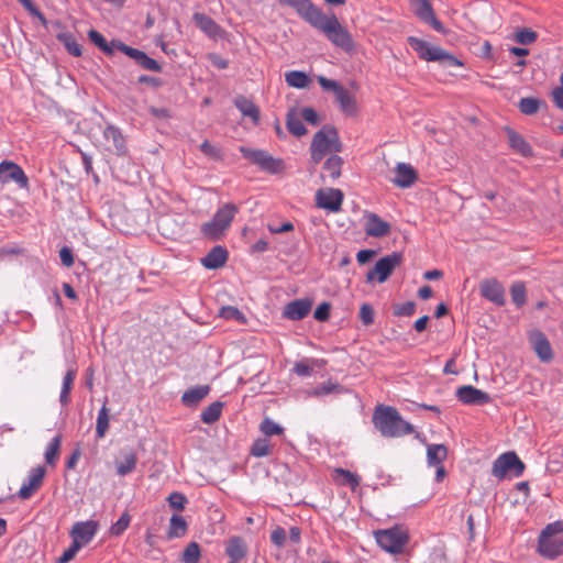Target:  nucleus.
<instances>
[{"label": "nucleus", "instance_id": "f257e3e1", "mask_svg": "<svg viewBox=\"0 0 563 563\" xmlns=\"http://www.w3.org/2000/svg\"><path fill=\"white\" fill-rule=\"evenodd\" d=\"M282 4L292 7L297 13L312 27L321 32L331 44L351 52L354 49V41L334 13L327 14L310 0H278Z\"/></svg>", "mask_w": 563, "mask_h": 563}, {"label": "nucleus", "instance_id": "f03ea898", "mask_svg": "<svg viewBox=\"0 0 563 563\" xmlns=\"http://www.w3.org/2000/svg\"><path fill=\"white\" fill-rule=\"evenodd\" d=\"M373 422L382 435L387 438H398L413 432V427L405 421L399 412L391 407H377L373 416Z\"/></svg>", "mask_w": 563, "mask_h": 563}, {"label": "nucleus", "instance_id": "7ed1b4c3", "mask_svg": "<svg viewBox=\"0 0 563 563\" xmlns=\"http://www.w3.org/2000/svg\"><path fill=\"white\" fill-rule=\"evenodd\" d=\"M539 553L550 560L563 554V521L549 523L541 532L538 542Z\"/></svg>", "mask_w": 563, "mask_h": 563}, {"label": "nucleus", "instance_id": "20e7f679", "mask_svg": "<svg viewBox=\"0 0 563 563\" xmlns=\"http://www.w3.org/2000/svg\"><path fill=\"white\" fill-rule=\"evenodd\" d=\"M238 211L239 208L233 203L223 205L209 222L201 225L202 234L211 240L220 239L231 225Z\"/></svg>", "mask_w": 563, "mask_h": 563}, {"label": "nucleus", "instance_id": "39448f33", "mask_svg": "<svg viewBox=\"0 0 563 563\" xmlns=\"http://www.w3.org/2000/svg\"><path fill=\"white\" fill-rule=\"evenodd\" d=\"M408 43L421 59L427 62H442L450 66H462V63L456 57L440 46L431 45L416 36H409Z\"/></svg>", "mask_w": 563, "mask_h": 563}, {"label": "nucleus", "instance_id": "423d86ee", "mask_svg": "<svg viewBox=\"0 0 563 563\" xmlns=\"http://www.w3.org/2000/svg\"><path fill=\"white\" fill-rule=\"evenodd\" d=\"M341 143L339 141L338 132L331 126H324L318 131L311 142L310 151L311 158L317 164L323 156L331 152H339Z\"/></svg>", "mask_w": 563, "mask_h": 563}, {"label": "nucleus", "instance_id": "0eeeda50", "mask_svg": "<svg viewBox=\"0 0 563 563\" xmlns=\"http://www.w3.org/2000/svg\"><path fill=\"white\" fill-rule=\"evenodd\" d=\"M375 540L384 551L390 554H400L404 552L409 541V534L405 528L395 526L389 529L376 531Z\"/></svg>", "mask_w": 563, "mask_h": 563}, {"label": "nucleus", "instance_id": "6e6552de", "mask_svg": "<svg viewBox=\"0 0 563 563\" xmlns=\"http://www.w3.org/2000/svg\"><path fill=\"white\" fill-rule=\"evenodd\" d=\"M523 470L525 464L517 454L515 452H506L495 460L492 474L498 479H504L507 476L519 477Z\"/></svg>", "mask_w": 563, "mask_h": 563}, {"label": "nucleus", "instance_id": "1a4fd4ad", "mask_svg": "<svg viewBox=\"0 0 563 563\" xmlns=\"http://www.w3.org/2000/svg\"><path fill=\"white\" fill-rule=\"evenodd\" d=\"M401 260V254L396 252L379 258L375 266L367 272L366 282L373 283L377 280L379 284L385 283L394 269L399 266Z\"/></svg>", "mask_w": 563, "mask_h": 563}, {"label": "nucleus", "instance_id": "9d476101", "mask_svg": "<svg viewBox=\"0 0 563 563\" xmlns=\"http://www.w3.org/2000/svg\"><path fill=\"white\" fill-rule=\"evenodd\" d=\"M240 152L244 158L269 173H278L284 167L280 159L274 158L265 151L242 146L240 147Z\"/></svg>", "mask_w": 563, "mask_h": 563}, {"label": "nucleus", "instance_id": "9b49d317", "mask_svg": "<svg viewBox=\"0 0 563 563\" xmlns=\"http://www.w3.org/2000/svg\"><path fill=\"white\" fill-rule=\"evenodd\" d=\"M14 183L21 189L29 188V178L24 170L12 161H2L0 163V185Z\"/></svg>", "mask_w": 563, "mask_h": 563}, {"label": "nucleus", "instance_id": "f8f14e48", "mask_svg": "<svg viewBox=\"0 0 563 563\" xmlns=\"http://www.w3.org/2000/svg\"><path fill=\"white\" fill-rule=\"evenodd\" d=\"M343 202V194L340 189L324 188L316 194V203L318 208L336 212L341 209Z\"/></svg>", "mask_w": 563, "mask_h": 563}, {"label": "nucleus", "instance_id": "ddd939ff", "mask_svg": "<svg viewBox=\"0 0 563 563\" xmlns=\"http://www.w3.org/2000/svg\"><path fill=\"white\" fill-rule=\"evenodd\" d=\"M98 531V523L93 520L76 522L70 531L73 541L79 544L80 548L87 545L96 536Z\"/></svg>", "mask_w": 563, "mask_h": 563}, {"label": "nucleus", "instance_id": "4468645a", "mask_svg": "<svg viewBox=\"0 0 563 563\" xmlns=\"http://www.w3.org/2000/svg\"><path fill=\"white\" fill-rule=\"evenodd\" d=\"M46 470L44 466L33 467L23 482L18 496L21 499H29L42 485Z\"/></svg>", "mask_w": 563, "mask_h": 563}, {"label": "nucleus", "instance_id": "2eb2a0df", "mask_svg": "<svg viewBox=\"0 0 563 563\" xmlns=\"http://www.w3.org/2000/svg\"><path fill=\"white\" fill-rule=\"evenodd\" d=\"M457 399L464 405H485L490 401V396L471 385H465L456 390Z\"/></svg>", "mask_w": 563, "mask_h": 563}, {"label": "nucleus", "instance_id": "dca6fc26", "mask_svg": "<svg viewBox=\"0 0 563 563\" xmlns=\"http://www.w3.org/2000/svg\"><path fill=\"white\" fill-rule=\"evenodd\" d=\"M481 295L497 306L505 303V289L495 278L485 279L479 285Z\"/></svg>", "mask_w": 563, "mask_h": 563}, {"label": "nucleus", "instance_id": "f3484780", "mask_svg": "<svg viewBox=\"0 0 563 563\" xmlns=\"http://www.w3.org/2000/svg\"><path fill=\"white\" fill-rule=\"evenodd\" d=\"M364 230L368 236L383 238L389 234L390 224L379 218L376 213L368 212L364 216Z\"/></svg>", "mask_w": 563, "mask_h": 563}, {"label": "nucleus", "instance_id": "a211bd4d", "mask_svg": "<svg viewBox=\"0 0 563 563\" xmlns=\"http://www.w3.org/2000/svg\"><path fill=\"white\" fill-rule=\"evenodd\" d=\"M103 137L108 143L107 147L109 151L117 155H124L126 153L125 140L118 128L108 125L103 131Z\"/></svg>", "mask_w": 563, "mask_h": 563}, {"label": "nucleus", "instance_id": "6ab92c4d", "mask_svg": "<svg viewBox=\"0 0 563 563\" xmlns=\"http://www.w3.org/2000/svg\"><path fill=\"white\" fill-rule=\"evenodd\" d=\"M417 180V172L407 163H398L395 167L393 183L400 188H409Z\"/></svg>", "mask_w": 563, "mask_h": 563}, {"label": "nucleus", "instance_id": "aec40b11", "mask_svg": "<svg viewBox=\"0 0 563 563\" xmlns=\"http://www.w3.org/2000/svg\"><path fill=\"white\" fill-rule=\"evenodd\" d=\"M312 302L308 299H297L288 305H286L284 309V317L289 320H301L303 319L311 310Z\"/></svg>", "mask_w": 563, "mask_h": 563}, {"label": "nucleus", "instance_id": "412c9836", "mask_svg": "<svg viewBox=\"0 0 563 563\" xmlns=\"http://www.w3.org/2000/svg\"><path fill=\"white\" fill-rule=\"evenodd\" d=\"M530 342L533 350L542 361H549L552 357V350L545 335L540 331L530 333Z\"/></svg>", "mask_w": 563, "mask_h": 563}, {"label": "nucleus", "instance_id": "4be33fe9", "mask_svg": "<svg viewBox=\"0 0 563 563\" xmlns=\"http://www.w3.org/2000/svg\"><path fill=\"white\" fill-rule=\"evenodd\" d=\"M228 258V252L222 246H214L201 260V264L209 269H217L222 267Z\"/></svg>", "mask_w": 563, "mask_h": 563}, {"label": "nucleus", "instance_id": "5701e85b", "mask_svg": "<svg viewBox=\"0 0 563 563\" xmlns=\"http://www.w3.org/2000/svg\"><path fill=\"white\" fill-rule=\"evenodd\" d=\"M210 393L208 385H199L189 388L181 396V402L187 407L197 406Z\"/></svg>", "mask_w": 563, "mask_h": 563}, {"label": "nucleus", "instance_id": "b1692460", "mask_svg": "<svg viewBox=\"0 0 563 563\" xmlns=\"http://www.w3.org/2000/svg\"><path fill=\"white\" fill-rule=\"evenodd\" d=\"M188 531V523L186 519L180 515H173L169 519V526L167 530L168 539L183 538Z\"/></svg>", "mask_w": 563, "mask_h": 563}, {"label": "nucleus", "instance_id": "393cba45", "mask_svg": "<svg viewBox=\"0 0 563 563\" xmlns=\"http://www.w3.org/2000/svg\"><path fill=\"white\" fill-rule=\"evenodd\" d=\"M448 456V450L443 444H429L427 446V463L429 466H438Z\"/></svg>", "mask_w": 563, "mask_h": 563}, {"label": "nucleus", "instance_id": "a878e982", "mask_svg": "<svg viewBox=\"0 0 563 563\" xmlns=\"http://www.w3.org/2000/svg\"><path fill=\"white\" fill-rule=\"evenodd\" d=\"M234 104L244 117L251 118L255 124L258 123L260 110L251 100L244 97H238L234 101Z\"/></svg>", "mask_w": 563, "mask_h": 563}, {"label": "nucleus", "instance_id": "bb28decb", "mask_svg": "<svg viewBox=\"0 0 563 563\" xmlns=\"http://www.w3.org/2000/svg\"><path fill=\"white\" fill-rule=\"evenodd\" d=\"M507 137L509 145L512 150L520 153L523 156H528L531 154V147L530 145L523 140L521 135L516 133L514 130H507Z\"/></svg>", "mask_w": 563, "mask_h": 563}, {"label": "nucleus", "instance_id": "cd10ccee", "mask_svg": "<svg viewBox=\"0 0 563 563\" xmlns=\"http://www.w3.org/2000/svg\"><path fill=\"white\" fill-rule=\"evenodd\" d=\"M286 123L289 132L296 136H302L307 133L298 110H291L288 112Z\"/></svg>", "mask_w": 563, "mask_h": 563}, {"label": "nucleus", "instance_id": "c85d7f7f", "mask_svg": "<svg viewBox=\"0 0 563 563\" xmlns=\"http://www.w3.org/2000/svg\"><path fill=\"white\" fill-rule=\"evenodd\" d=\"M136 455L133 452H126L122 455V457L117 462V473L120 476H125L132 473L136 466Z\"/></svg>", "mask_w": 563, "mask_h": 563}, {"label": "nucleus", "instance_id": "c756f323", "mask_svg": "<svg viewBox=\"0 0 563 563\" xmlns=\"http://www.w3.org/2000/svg\"><path fill=\"white\" fill-rule=\"evenodd\" d=\"M76 378V372L74 369L67 371L63 378L62 390L59 394V402L63 407H66L70 401V390L73 388L74 380Z\"/></svg>", "mask_w": 563, "mask_h": 563}, {"label": "nucleus", "instance_id": "7c9ffc66", "mask_svg": "<svg viewBox=\"0 0 563 563\" xmlns=\"http://www.w3.org/2000/svg\"><path fill=\"white\" fill-rule=\"evenodd\" d=\"M343 165V159L338 155L330 156L323 166V170L325 176H328L331 180H335L341 175V169Z\"/></svg>", "mask_w": 563, "mask_h": 563}, {"label": "nucleus", "instance_id": "2f4dec72", "mask_svg": "<svg viewBox=\"0 0 563 563\" xmlns=\"http://www.w3.org/2000/svg\"><path fill=\"white\" fill-rule=\"evenodd\" d=\"M225 552L230 559L242 560L246 553L245 543L240 538H232L228 541Z\"/></svg>", "mask_w": 563, "mask_h": 563}, {"label": "nucleus", "instance_id": "473e14b6", "mask_svg": "<svg viewBox=\"0 0 563 563\" xmlns=\"http://www.w3.org/2000/svg\"><path fill=\"white\" fill-rule=\"evenodd\" d=\"M335 97L345 113L352 114L356 111L355 99L346 89L342 88L339 90Z\"/></svg>", "mask_w": 563, "mask_h": 563}, {"label": "nucleus", "instance_id": "72a5a7b5", "mask_svg": "<svg viewBox=\"0 0 563 563\" xmlns=\"http://www.w3.org/2000/svg\"><path fill=\"white\" fill-rule=\"evenodd\" d=\"M285 80L288 86L298 89L306 88L309 84L308 76L305 73L298 70H291L286 73Z\"/></svg>", "mask_w": 563, "mask_h": 563}, {"label": "nucleus", "instance_id": "f704fd0d", "mask_svg": "<svg viewBox=\"0 0 563 563\" xmlns=\"http://www.w3.org/2000/svg\"><path fill=\"white\" fill-rule=\"evenodd\" d=\"M222 406L223 405L220 401H216L209 405L201 412V420L208 424L216 422L221 416Z\"/></svg>", "mask_w": 563, "mask_h": 563}, {"label": "nucleus", "instance_id": "c9c22d12", "mask_svg": "<svg viewBox=\"0 0 563 563\" xmlns=\"http://www.w3.org/2000/svg\"><path fill=\"white\" fill-rule=\"evenodd\" d=\"M88 36L90 41L106 54L111 55L117 49L115 46L112 45V41L108 43L106 38L96 30H90Z\"/></svg>", "mask_w": 563, "mask_h": 563}, {"label": "nucleus", "instance_id": "e433bc0d", "mask_svg": "<svg viewBox=\"0 0 563 563\" xmlns=\"http://www.w3.org/2000/svg\"><path fill=\"white\" fill-rule=\"evenodd\" d=\"M194 21L197 24V26L207 34L211 35L217 32L218 26L214 23V21L203 13H195Z\"/></svg>", "mask_w": 563, "mask_h": 563}, {"label": "nucleus", "instance_id": "4c0bfd02", "mask_svg": "<svg viewBox=\"0 0 563 563\" xmlns=\"http://www.w3.org/2000/svg\"><path fill=\"white\" fill-rule=\"evenodd\" d=\"M109 428V412L106 407V404L101 407L98 412L97 422H96V433L99 439H102Z\"/></svg>", "mask_w": 563, "mask_h": 563}, {"label": "nucleus", "instance_id": "58836bf2", "mask_svg": "<svg viewBox=\"0 0 563 563\" xmlns=\"http://www.w3.org/2000/svg\"><path fill=\"white\" fill-rule=\"evenodd\" d=\"M60 451V437L56 435L54 437L51 442L48 443L44 456L45 461L49 465H55L56 460L58 457Z\"/></svg>", "mask_w": 563, "mask_h": 563}, {"label": "nucleus", "instance_id": "ea45409f", "mask_svg": "<svg viewBox=\"0 0 563 563\" xmlns=\"http://www.w3.org/2000/svg\"><path fill=\"white\" fill-rule=\"evenodd\" d=\"M335 481L342 485L350 486L352 489H355L360 484V479L355 474L342 468L335 470Z\"/></svg>", "mask_w": 563, "mask_h": 563}, {"label": "nucleus", "instance_id": "a19ab883", "mask_svg": "<svg viewBox=\"0 0 563 563\" xmlns=\"http://www.w3.org/2000/svg\"><path fill=\"white\" fill-rule=\"evenodd\" d=\"M518 107L523 114L532 115L539 110L540 101L536 98L526 97L520 99Z\"/></svg>", "mask_w": 563, "mask_h": 563}, {"label": "nucleus", "instance_id": "79ce46f5", "mask_svg": "<svg viewBox=\"0 0 563 563\" xmlns=\"http://www.w3.org/2000/svg\"><path fill=\"white\" fill-rule=\"evenodd\" d=\"M411 4L415 13L421 19L431 18L433 10L430 5L429 0H411Z\"/></svg>", "mask_w": 563, "mask_h": 563}, {"label": "nucleus", "instance_id": "37998d69", "mask_svg": "<svg viewBox=\"0 0 563 563\" xmlns=\"http://www.w3.org/2000/svg\"><path fill=\"white\" fill-rule=\"evenodd\" d=\"M537 38L538 34L530 29H520L514 35V40L521 45L532 44Z\"/></svg>", "mask_w": 563, "mask_h": 563}, {"label": "nucleus", "instance_id": "c03bdc74", "mask_svg": "<svg viewBox=\"0 0 563 563\" xmlns=\"http://www.w3.org/2000/svg\"><path fill=\"white\" fill-rule=\"evenodd\" d=\"M131 517L128 512H123L121 517L110 527V534L114 537L121 536L129 527Z\"/></svg>", "mask_w": 563, "mask_h": 563}, {"label": "nucleus", "instance_id": "a18cd8bd", "mask_svg": "<svg viewBox=\"0 0 563 563\" xmlns=\"http://www.w3.org/2000/svg\"><path fill=\"white\" fill-rule=\"evenodd\" d=\"M200 559V548L196 542L189 543L183 553L184 563H198Z\"/></svg>", "mask_w": 563, "mask_h": 563}, {"label": "nucleus", "instance_id": "49530a36", "mask_svg": "<svg viewBox=\"0 0 563 563\" xmlns=\"http://www.w3.org/2000/svg\"><path fill=\"white\" fill-rule=\"evenodd\" d=\"M260 429L267 437L278 435L282 434L284 431L283 427L276 423L271 418H265L262 421Z\"/></svg>", "mask_w": 563, "mask_h": 563}, {"label": "nucleus", "instance_id": "de8ad7c7", "mask_svg": "<svg viewBox=\"0 0 563 563\" xmlns=\"http://www.w3.org/2000/svg\"><path fill=\"white\" fill-rule=\"evenodd\" d=\"M510 294L516 306L521 307L526 302V287L522 283H515L511 286Z\"/></svg>", "mask_w": 563, "mask_h": 563}, {"label": "nucleus", "instance_id": "09e8293b", "mask_svg": "<svg viewBox=\"0 0 563 563\" xmlns=\"http://www.w3.org/2000/svg\"><path fill=\"white\" fill-rule=\"evenodd\" d=\"M112 45L115 46L117 51L124 53L130 58L134 59L136 63H139L140 58L144 54V52L130 47L120 41L113 40Z\"/></svg>", "mask_w": 563, "mask_h": 563}, {"label": "nucleus", "instance_id": "8fccbe9b", "mask_svg": "<svg viewBox=\"0 0 563 563\" xmlns=\"http://www.w3.org/2000/svg\"><path fill=\"white\" fill-rule=\"evenodd\" d=\"M59 38L63 41L67 52L74 56H80L81 55V46L80 44L71 36L64 34L59 36Z\"/></svg>", "mask_w": 563, "mask_h": 563}, {"label": "nucleus", "instance_id": "3c124183", "mask_svg": "<svg viewBox=\"0 0 563 563\" xmlns=\"http://www.w3.org/2000/svg\"><path fill=\"white\" fill-rule=\"evenodd\" d=\"M252 454L254 456H266L271 452V444L266 439H258L252 445Z\"/></svg>", "mask_w": 563, "mask_h": 563}, {"label": "nucleus", "instance_id": "603ef678", "mask_svg": "<svg viewBox=\"0 0 563 563\" xmlns=\"http://www.w3.org/2000/svg\"><path fill=\"white\" fill-rule=\"evenodd\" d=\"M220 317L227 320H244L243 313L235 307L227 306L220 309Z\"/></svg>", "mask_w": 563, "mask_h": 563}, {"label": "nucleus", "instance_id": "864d4df0", "mask_svg": "<svg viewBox=\"0 0 563 563\" xmlns=\"http://www.w3.org/2000/svg\"><path fill=\"white\" fill-rule=\"evenodd\" d=\"M167 500L172 508L179 510V511H181L187 504V498L181 493H178V492L172 493L168 496Z\"/></svg>", "mask_w": 563, "mask_h": 563}, {"label": "nucleus", "instance_id": "5fc2aeb1", "mask_svg": "<svg viewBox=\"0 0 563 563\" xmlns=\"http://www.w3.org/2000/svg\"><path fill=\"white\" fill-rule=\"evenodd\" d=\"M416 305L413 301H406L394 306L396 316H411L415 312Z\"/></svg>", "mask_w": 563, "mask_h": 563}, {"label": "nucleus", "instance_id": "6e6d98bb", "mask_svg": "<svg viewBox=\"0 0 563 563\" xmlns=\"http://www.w3.org/2000/svg\"><path fill=\"white\" fill-rule=\"evenodd\" d=\"M80 549L81 548L79 547V544L73 541L70 547L67 550H65L64 553L59 556L58 563L70 562L76 556Z\"/></svg>", "mask_w": 563, "mask_h": 563}, {"label": "nucleus", "instance_id": "4d7b16f0", "mask_svg": "<svg viewBox=\"0 0 563 563\" xmlns=\"http://www.w3.org/2000/svg\"><path fill=\"white\" fill-rule=\"evenodd\" d=\"M360 318L365 325L374 322V310L368 303H363L361 306Z\"/></svg>", "mask_w": 563, "mask_h": 563}, {"label": "nucleus", "instance_id": "13d9d810", "mask_svg": "<svg viewBox=\"0 0 563 563\" xmlns=\"http://www.w3.org/2000/svg\"><path fill=\"white\" fill-rule=\"evenodd\" d=\"M298 112L301 119L308 123H311L312 125H317L319 123L318 114L312 108L306 107L298 110Z\"/></svg>", "mask_w": 563, "mask_h": 563}, {"label": "nucleus", "instance_id": "bf43d9fd", "mask_svg": "<svg viewBox=\"0 0 563 563\" xmlns=\"http://www.w3.org/2000/svg\"><path fill=\"white\" fill-rule=\"evenodd\" d=\"M318 82L319 85L324 89V90H331L333 91L335 95L339 92V90H341L343 87L340 86L335 80H332V79H328L325 78L324 76H319L318 77Z\"/></svg>", "mask_w": 563, "mask_h": 563}, {"label": "nucleus", "instance_id": "052dcab7", "mask_svg": "<svg viewBox=\"0 0 563 563\" xmlns=\"http://www.w3.org/2000/svg\"><path fill=\"white\" fill-rule=\"evenodd\" d=\"M137 64L147 70H152V71L161 70L159 64L155 59L148 57L145 53L142 55V57L140 58Z\"/></svg>", "mask_w": 563, "mask_h": 563}, {"label": "nucleus", "instance_id": "680f3d73", "mask_svg": "<svg viewBox=\"0 0 563 563\" xmlns=\"http://www.w3.org/2000/svg\"><path fill=\"white\" fill-rule=\"evenodd\" d=\"M330 303L322 302L318 306V308L314 310V319L318 321H325L330 317Z\"/></svg>", "mask_w": 563, "mask_h": 563}, {"label": "nucleus", "instance_id": "e2e57ef3", "mask_svg": "<svg viewBox=\"0 0 563 563\" xmlns=\"http://www.w3.org/2000/svg\"><path fill=\"white\" fill-rule=\"evenodd\" d=\"M286 539H287V534H286V531L283 529V528H276L272 534H271V540L272 542L282 548L284 547L285 542H286Z\"/></svg>", "mask_w": 563, "mask_h": 563}, {"label": "nucleus", "instance_id": "0e129e2a", "mask_svg": "<svg viewBox=\"0 0 563 563\" xmlns=\"http://www.w3.org/2000/svg\"><path fill=\"white\" fill-rule=\"evenodd\" d=\"M292 371L298 376L306 377V376L311 375L312 366L307 361H302V362L296 363Z\"/></svg>", "mask_w": 563, "mask_h": 563}, {"label": "nucleus", "instance_id": "69168bd1", "mask_svg": "<svg viewBox=\"0 0 563 563\" xmlns=\"http://www.w3.org/2000/svg\"><path fill=\"white\" fill-rule=\"evenodd\" d=\"M59 257H60L63 265L66 267H70L74 264L73 253H71L70 249H68L67 246H64L59 251Z\"/></svg>", "mask_w": 563, "mask_h": 563}, {"label": "nucleus", "instance_id": "338daca9", "mask_svg": "<svg viewBox=\"0 0 563 563\" xmlns=\"http://www.w3.org/2000/svg\"><path fill=\"white\" fill-rule=\"evenodd\" d=\"M268 230L273 234L285 233V232L292 231L294 230V224L291 222H289V221L283 223L279 227L269 224L268 225Z\"/></svg>", "mask_w": 563, "mask_h": 563}, {"label": "nucleus", "instance_id": "774afa93", "mask_svg": "<svg viewBox=\"0 0 563 563\" xmlns=\"http://www.w3.org/2000/svg\"><path fill=\"white\" fill-rule=\"evenodd\" d=\"M552 99H553V102L554 104L563 110V87H555L553 90H552Z\"/></svg>", "mask_w": 563, "mask_h": 563}]
</instances>
